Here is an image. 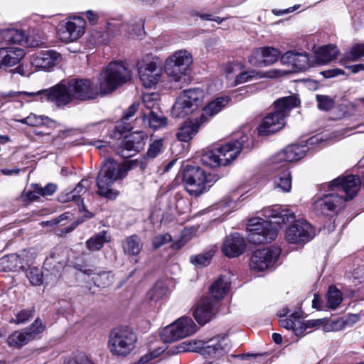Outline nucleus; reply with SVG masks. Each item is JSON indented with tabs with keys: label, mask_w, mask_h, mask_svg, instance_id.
I'll return each mask as SVG.
<instances>
[{
	"label": "nucleus",
	"mask_w": 364,
	"mask_h": 364,
	"mask_svg": "<svg viewBox=\"0 0 364 364\" xmlns=\"http://www.w3.org/2000/svg\"><path fill=\"white\" fill-rule=\"evenodd\" d=\"M360 178L357 176H339L328 186L331 191L344 192L346 198L337 193H329L318 198L313 204L314 211L318 215L328 212L338 213L342 210L348 200L352 199L358 193L360 186Z\"/></svg>",
	"instance_id": "obj_1"
},
{
	"label": "nucleus",
	"mask_w": 364,
	"mask_h": 364,
	"mask_svg": "<svg viewBox=\"0 0 364 364\" xmlns=\"http://www.w3.org/2000/svg\"><path fill=\"white\" fill-rule=\"evenodd\" d=\"M100 95L99 85L89 79H72L67 84L59 83L47 89L48 102L65 106L74 100H89Z\"/></svg>",
	"instance_id": "obj_2"
},
{
	"label": "nucleus",
	"mask_w": 364,
	"mask_h": 364,
	"mask_svg": "<svg viewBox=\"0 0 364 364\" xmlns=\"http://www.w3.org/2000/svg\"><path fill=\"white\" fill-rule=\"evenodd\" d=\"M295 96H287L278 99L274 103V112L268 114L257 127L259 135H269L281 130L285 124L289 112L299 104Z\"/></svg>",
	"instance_id": "obj_3"
},
{
	"label": "nucleus",
	"mask_w": 364,
	"mask_h": 364,
	"mask_svg": "<svg viewBox=\"0 0 364 364\" xmlns=\"http://www.w3.org/2000/svg\"><path fill=\"white\" fill-rule=\"evenodd\" d=\"M171 350L173 353L200 350V353L207 358H218L230 351V343L225 337H216L209 340L205 346L200 341H187L172 347Z\"/></svg>",
	"instance_id": "obj_4"
},
{
	"label": "nucleus",
	"mask_w": 364,
	"mask_h": 364,
	"mask_svg": "<svg viewBox=\"0 0 364 364\" xmlns=\"http://www.w3.org/2000/svg\"><path fill=\"white\" fill-rule=\"evenodd\" d=\"M127 169L122 164L107 159L97 179V194L108 200H114L119 192L112 188L114 182L125 176Z\"/></svg>",
	"instance_id": "obj_5"
},
{
	"label": "nucleus",
	"mask_w": 364,
	"mask_h": 364,
	"mask_svg": "<svg viewBox=\"0 0 364 364\" xmlns=\"http://www.w3.org/2000/svg\"><path fill=\"white\" fill-rule=\"evenodd\" d=\"M131 70L121 61L109 63L98 77L100 95L114 92L119 87L131 80Z\"/></svg>",
	"instance_id": "obj_6"
},
{
	"label": "nucleus",
	"mask_w": 364,
	"mask_h": 364,
	"mask_svg": "<svg viewBox=\"0 0 364 364\" xmlns=\"http://www.w3.org/2000/svg\"><path fill=\"white\" fill-rule=\"evenodd\" d=\"M247 139V136L243 135L240 141L228 142L215 150L208 151L202 155L201 161L203 164L211 167L229 165L246 146L245 142Z\"/></svg>",
	"instance_id": "obj_7"
},
{
	"label": "nucleus",
	"mask_w": 364,
	"mask_h": 364,
	"mask_svg": "<svg viewBox=\"0 0 364 364\" xmlns=\"http://www.w3.org/2000/svg\"><path fill=\"white\" fill-rule=\"evenodd\" d=\"M136 334L129 327L114 328L109 333L108 348L109 352L118 357H126L136 347Z\"/></svg>",
	"instance_id": "obj_8"
},
{
	"label": "nucleus",
	"mask_w": 364,
	"mask_h": 364,
	"mask_svg": "<svg viewBox=\"0 0 364 364\" xmlns=\"http://www.w3.org/2000/svg\"><path fill=\"white\" fill-rule=\"evenodd\" d=\"M204 96V91L200 88L183 90L173 105L172 116L176 118H183L193 113L202 104Z\"/></svg>",
	"instance_id": "obj_9"
},
{
	"label": "nucleus",
	"mask_w": 364,
	"mask_h": 364,
	"mask_svg": "<svg viewBox=\"0 0 364 364\" xmlns=\"http://www.w3.org/2000/svg\"><path fill=\"white\" fill-rule=\"evenodd\" d=\"M181 174L183 185L191 196H198L212 186L210 176H207L205 172L198 166L187 165Z\"/></svg>",
	"instance_id": "obj_10"
},
{
	"label": "nucleus",
	"mask_w": 364,
	"mask_h": 364,
	"mask_svg": "<svg viewBox=\"0 0 364 364\" xmlns=\"http://www.w3.org/2000/svg\"><path fill=\"white\" fill-rule=\"evenodd\" d=\"M248 231L247 240L255 245L270 242L277 237V230L272 225L259 217L249 220L247 225Z\"/></svg>",
	"instance_id": "obj_11"
},
{
	"label": "nucleus",
	"mask_w": 364,
	"mask_h": 364,
	"mask_svg": "<svg viewBox=\"0 0 364 364\" xmlns=\"http://www.w3.org/2000/svg\"><path fill=\"white\" fill-rule=\"evenodd\" d=\"M192 63L191 54L186 50H180L168 58L165 71L175 82H181L186 80V71Z\"/></svg>",
	"instance_id": "obj_12"
},
{
	"label": "nucleus",
	"mask_w": 364,
	"mask_h": 364,
	"mask_svg": "<svg viewBox=\"0 0 364 364\" xmlns=\"http://www.w3.org/2000/svg\"><path fill=\"white\" fill-rule=\"evenodd\" d=\"M85 20L80 16L70 17L58 25L57 35L60 41L68 43L80 38L85 32Z\"/></svg>",
	"instance_id": "obj_13"
},
{
	"label": "nucleus",
	"mask_w": 364,
	"mask_h": 364,
	"mask_svg": "<svg viewBox=\"0 0 364 364\" xmlns=\"http://www.w3.org/2000/svg\"><path fill=\"white\" fill-rule=\"evenodd\" d=\"M197 331V326L191 318L182 316L165 328L162 333L164 342L169 343L190 336Z\"/></svg>",
	"instance_id": "obj_14"
},
{
	"label": "nucleus",
	"mask_w": 364,
	"mask_h": 364,
	"mask_svg": "<svg viewBox=\"0 0 364 364\" xmlns=\"http://www.w3.org/2000/svg\"><path fill=\"white\" fill-rule=\"evenodd\" d=\"M326 321V318H318L304 321L300 313L294 312L289 317L281 318L279 323L282 328L291 330L295 336L301 337L307 328L318 327L323 325Z\"/></svg>",
	"instance_id": "obj_15"
},
{
	"label": "nucleus",
	"mask_w": 364,
	"mask_h": 364,
	"mask_svg": "<svg viewBox=\"0 0 364 364\" xmlns=\"http://www.w3.org/2000/svg\"><path fill=\"white\" fill-rule=\"evenodd\" d=\"M44 330L45 326L43 324L41 320L37 318L29 327L21 331L13 332L8 337V345L10 347L21 348L34 340L36 337Z\"/></svg>",
	"instance_id": "obj_16"
},
{
	"label": "nucleus",
	"mask_w": 364,
	"mask_h": 364,
	"mask_svg": "<svg viewBox=\"0 0 364 364\" xmlns=\"http://www.w3.org/2000/svg\"><path fill=\"white\" fill-rule=\"evenodd\" d=\"M280 250L277 247L257 250L250 261V267L255 272H262L271 267L278 259Z\"/></svg>",
	"instance_id": "obj_17"
},
{
	"label": "nucleus",
	"mask_w": 364,
	"mask_h": 364,
	"mask_svg": "<svg viewBox=\"0 0 364 364\" xmlns=\"http://www.w3.org/2000/svg\"><path fill=\"white\" fill-rule=\"evenodd\" d=\"M314 236L313 227L305 220H298L285 232V239L290 243L306 242Z\"/></svg>",
	"instance_id": "obj_18"
},
{
	"label": "nucleus",
	"mask_w": 364,
	"mask_h": 364,
	"mask_svg": "<svg viewBox=\"0 0 364 364\" xmlns=\"http://www.w3.org/2000/svg\"><path fill=\"white\" fill-rule=\"evenodd\" d=\"M162 68L156 62L141 63L139 66V78L146 87L157 84L162 75Z\"/></svg>",
	"instance_id": "obj_19"
},
{
	"label": "nucleus",
	"mask_w": 364,
	"mask_h": 364,
	"mask_svg": "<svg viewBox=\"0 0 364 364\" xmlns=\"http://www.w3.org/2000/svg\"><path fill=\"white\" fill-rule=\"evenodd\" d=\"M61 59L60 54L53 50H41L32 55L31 63L38 69L49 70L56 66Z\"/></svg>",
	"instance_id": "obj_20"
},
{
	"label": "nucleus",
	"mask_w": 364,
	"mask_h": 364,
	"mask_svg": "<svg viewBox=\"0 0 364 364\" xmlns=\"http://www.w3.org/2000/svg\"><path fill=\"white\" fill-rule=\"evenodd\" d=\"M217 301L210 297H204L196 304L193 311V316L200 325L209 322L216 313Z\"/></svg>",
	"instance_id": "obj_21"
},
{
	"label": "nucleus",
	"mask_w": 364,
	"mask_h": 364,
	"mask_svg": "<svg viewBox=\"0 0 364 364\" xmlns=\"http://www.w3.org/2000/svg\"><path fill=\"white\" fill-rule=\"evenodd\" d=\"M246 248V241L239 233L230 234L226 237L222 252L228 257H237L242 255Z\"/></svg>",
	"instance_id": "obj_22"
},
{
	"label": "nucleus",
	"mask_w": 364,
	"mask_h": 364,
	"mask_svg": "<svg viewBox=\"0 0 364 364\" xmlns=\"http://www.w3.org/2000/svg\"><path fill=\"white\" fill-rule=\"evenodd\" d=\"M306 147L305 146H289L274 156L272 164L275 165L282 164L281 165H284V167H287L288 162H293L302 159L306 155Z\"/></svg>",
	"instance_id": "obj_23"
},
{
	"label": "nucleus",
	"mask_w": 364,
	"mask_h": 364,
	"mask_svg": "<svg viewBox=\"0 0 364 364\" xmlns=\"http://www.w3.org/2000/svg\"><path fill=\"white\" fill-rule=\"evenodd\" d=\"M66 264V251L57 249L46 259L43 267L46 271L57 277L60 275Z\"/></svg>",
	"instance_id": "obj_24"
},
{
	"label": "nucleus",
	"mask_w": 364,
	"mask_h": 364,
	"mask_svg": "<svg viewBox=\"0 0 364 364\" xmlns=\"http://www.w3.org/2000/svg\"><path fill=\"white\" fill-rule=\"evenodd\" d=\"M262 215L267 219L273 220L269 222L271 224H286L295 220V215L291 210H283L279 205L264 208Z\"/></svg>",
	"instance_id": "obj_25"
},
{
	"label": "nucleus",
	"mask_w": 364,
	"mask_h": 364,
	"mask_svg": "<svg viewBox=\"0 0 364 364\" xmlns=\"http://www.w3.org/2000/svg\"><path fill=\"white\" fill-rule=\"evenodd\" d=\"M281 62L284 65H291L294 72L303 71L311 66L309 57L306 52L287 51L281 56Z\"/></svg>",
	"instance_id": "obj_26"
},
{
	"label": "nucleus",
	"mask_w": 364,
	"mask_h": 364,
	"mask_svg": "<svg viewBox=\"0 0 364 364\" xmlns=\"http://www.w3.org/2000/svg\"><path fill=\"white\" fill-rule=\"evenodd\" d=\"M144 134L142 132H138L127 136L122 143V150L121 155L122 157L128 158L133 155L131 152L136 153L139 151L144 145Z\"/></svg>",
	"instance_id": "obj_27"
},
{
	"label": "nucleus",
	"mask_w": 364,
	"mask_h": 364,
	"mask_svg": "<svg viewBox=\"0 0 364 364\" xmlns=\"http://www.w3.org/2000/svg\"><path fill=\"white\" fill-rule=\"evenodd\" d=\"M230 101L228 96L217 97L209 102L203 109L200 115V123L208 122L211 117L219 113Z\"/></svg>",
	"instance_id": "obj_28"
},
{
	"label": "nucleus",
	"mask_w": 364,
	"mask_h": 364,
	"mask_svg": "<svg viewBox=\"0 0 364 364\" xmlns=\"http://www.w3.org/2000/svg\"><path fill=\"white\" fill-rule=\"evenodd\" d=\"M5 97L18 98L21 106L23 105L22 100L28 102L32 100H40L41 102L48 101L47 89L39 90L34 92H15L10 91L5 95Z\"/></svg>",
	"instance_id": "obj_29"
},
{
	"label": "nucleus",
	"mask_w": 364,
	"mask_h": 364,
	"mask_svg": "<svg viewBox=\"0 0 364 364\" xmlns=\"http://www.w3.org/2000/svg\"><path fill=\"white\" fill-rule=\"evenodd\" d=\"M273 169L278 171L274 178V186L284 192H289L291 188V177L289 171L284 165L274 164Z\"/></svg>",
	"instance_id": "obj_30"
},
{
	"label": "nucleus",
	"mask_w": 364,
	"mask_h": 364,
	"mask_svg": "<svg viewBox=\"0 0 364 364\" xmlns=\"http://www.w3.org/2000/svg\"><path fill=\"white\" fill-rule=\"evenodd\" d=\"M230 283L225 277H219L210 287L209 291L213 301H219L228 294Z\"/></svg>",
	"instance_id": "obj_31"
},
{
	"label": "nucleus",
	"mask_w": 364,
	"mask_h": 364,
	"mask_svg": "<svg viewBox=\"0 0 364 364\" xmlns=\"http://www.w3.org/2000/svg\"><path fill=\"white\" fill-rule=\"evenodd\" d=\"M339 54L336 46L329 44L323 46L316 52V61L319 65H325L335 60Z\"/></svg>",
	"instance_id": "obj_32"
},
{
	"label": "nucleus",
	"mask_w": 364,
	"mask_h": 364,
	"mask_svg": "<svg viewBox=\"0 0 364 364\" xmlns=\"http://www.w3.org/2000/svg\"><path fill=\"white\" fill-rule=\"evenodd\" d=\"M24 38V31L14 28L5 29L0 32V43L22 45Z\"/></svg>",
	"instance_id": "obj_33"
},
{
	"label": "nucleus",
	"mask_w": 364,
	"mask_h": 364,
	"mask_svg": "<svg viewBox=\"0 0 364 364\" xmlns=\"http://www.w3.org/2000/svg\"><path fill=\"white\" fill-rule=\"evenodd\" d=\"M123 251L128 255H138L143 248V243L137 235H130L122 242Z\"/></svg>",
	"instance_id": "obj_34"
},
{
	"label": "nucleus",
	"mask_w": 364,
	"mask_h": 364,
	"mask_svg": "<svg viewBox=\"0 0 364 364\" xmlns=\"http://www.w3.org/2000/svg\"><path fill=\"white\" fill-rule=\"evenodd\" d=\"M202 124L200 123V119L196 118L195 123L185 122L178 129L177 138L182 141H188L198 132V127Z\"/></svg>",
	"instance_id": "obj_35"
},
{
	"label": "nucleus",
	"mask_w": 364,
	"mask_h": 364,
	"mask_svg": "<svg viewBox=\"0 0 364 364\" xmlns=\"http://www.w3.org/2000/svg\"><path fill=\"white\" fill-rule=\"evenodd\" d=\"M109 240L110 237L107 235V231L102 230L88 239L85 242V245L90 252L99 251Z\"/></svg>",
	"instance_id": "obj_36"
},
{
	"label": "nucleus",
	"mask_w": 364,
	"mask_h": 364,
	"mask_svg": "<svg viewBox=\"0 0 364 364\" xmlns=\"http://www.w3.org/2000/svg\"><path fill=\"white\" fill-rule=\"evenodd\" d=\"M58 200L62 203L74 201L77 205H79L80 211L83 210L86 213L85 215V218H91L93 217V214L85 209V207L83 204V200L82 198H78L73 190L70 191H65L62 192L58 196Z\"/></svg>",
	"instance_id": "obj_37"
},
{
	"label": "nucleus",
	"mask_w": 364,
	"mask_h": 364,
	"mask_svg": "<svg viewBox=\"0 0 364 364\" xmlns=\"http://www.w3.org/2000/svg\"><path fill=\"white\" fill-rule=\"evenodd\" d=\"M16 122H21L23 124H27L31 127H41L48 126L49 124L52 123L48 117L44 116H38L35 114L31 113L28 117L18 119H15Z\"/></svg>",
	"instance_id": "obj_38"
},
{
	"label": "nucleus",
	"mask_w": 364,
	"mask_h": 364,
	"mask_svg": "<svg viewBox=\"0 0 364 364\" xmlns=\"http://www.w3.org/2000/svg\"><path fill=\"white\" fill-rule=\"evenodd\" d=\"M364 57V44L355 43L346 52L341 59V63L344 65L346 61H358Z\"/></svg>",
	"instance_id": "obj_39"
},
{
	"label": "nucleus",
	"mask_w": 364,
	"mask_h": 364,
	"mask_svg": "<svg viewBox=\"0 0 364 364\" xmlns=\"http://www.w3.org/2000/svg\"><path fill=\"white\" fill-rule=\"evenodd\" d=\"M92 280L96 287L106 288L113 283L114 275L111 272H100L94 274Z\"/></svg>",
	"instance_id": "obj_40"
},
{
	"label": "nucleus",
	"mask_w": 364,
	"mask_h": 364,
	"mask_svg": "<svg viewBox=\"0 0 364 364\" xmlns=\"http://www.w3.org/2000/svg\"><path fill=\"white\" fill-rule=\"evenodd\" d=\"M327 306L336 309L343 300L342 293L334 286H331L326 294Z\"/></svg>",
	"instance_id": "obj_41"
},
{
	"label": "nucleus",
	"mask_w": 364,
	"mask_h": 364,
	"mask_svg": "<svg viewBox=\"0 0 364 364\" xmlns=\"http://www.w3.org/2000/svg\"><path fill=\"white\" fill-rule=\"evenodd\" d=\"M144 117L146 118L149 126L153 129H159L166 124V118L163 115L158 114L154 110L149 112L144 111Z\"/></svg>",
	"instance_id": "obj_42"
},
{
	"label": "nucleus",
	"mask_w": 364,
	"mask_h": 364,
	"mask_svg": "<svg viewBox=\"0 0 364 364\" xmlns=\"http://www.w3.org/2000/svg\"><path fill=\"white\" fill-rule=\"evenodd\" d=\"M263 67L269 66L276 63L279 56L280 51L272 47H262Z\"/></svg>",
	"instance_id": "obj_43"
},
{
	"label": "nucleus",
	"mask_w": 364,
	"mask_h": 364,
	"mask_svg": "<svg viewBox=\"0 0 364 364\" xmlns=\"http://www.w3.org/2000/svg\"><path fill=\"white\" fill-rule=\"evenodd\" d=\"M168 293L167 286L163 282H157L148 293L150 300L158 301L164 298Z\"/></svg>",
	"instance_id": "obj_44"
},
{
	"label": "nucleus",
	"mask_w": 364,
	"mask_h": 364,
	"mask_svg": "<svg viewBox=\"0 0 364 364\" xmlns=\"http://www.w3.org/2000/svg\"><path fill=\"white\" fill-rule=\"evenodd\" d=\"M213 256V252L208 251L202 254L191 256L190 261L196 267H203L209 264Z\"/></svg>",
	"instance_id": "obj_45"
},
{
	"label": "nucleus",
	"mask_w": 364,
	"mask_h": 364,
	"mask_svg": "<svg viewBox=\"0 0 364 364\" xmlns=\"http://www.w3.org/2000/svg\"><path fill=\"white\" fill-rule=\"evenodd\" d=\"M24 38L22 46L28 47H38L43 43L41 35L35 31H31L28 33L24 32Z\"/></svg>",
	"instance_id": "obj_46"
},
{
	"label": "nucleus",
	"mask_w": 364,
	"mask_h": 364,
	"mask_svg": "<svg viewBox=\"0 0 364 364\" xmlns=\"http://www.w3.org/2000/svg\"><path fill=\"white\" fill-rule=\"evenodd\" d=\"M34 313L35 310L33 307L28 309H22L16 314V318H13L10 320V323L16 325L23 324L34 316Z\"/></svg>",
	"instance_id": "obj_47"
},
{
	"label": "nucleus",
	"mask_w": 364,
	"mask_h": 364,
	"mask_svg": "<svg viewBox=\"0 0 364 364\" xmlns=\"http://www.w3.org/2000/svg\"><path fill=\"white\" fill-rule=\"evenodd\" d=\"M316 99L318 103V108L321 110L328 111L335 105V100L330 96L316 95Z\"/></svg>",
	"instance_id": "obj_48"
},
{
	"label": "nucleus",
	"mask_w": 364,
	"mask_h": 364,
	"mask_svg": "<svg viewBox=\"0 0 364 364\" xmlns=\"http://www.w3.org/2000/svg\"><path fill=\"white\" fill-rule=\"evenodd\" d=\"M158 95L155 93H147L143 95V105L147 109V112L151 110H157L159 109Z\"/></svg>",
	"instance_id": "obj_49"
},
{
	"label": "nucleus",
	"mask_w": 364,
	"mask_h": 364,
	"mask_svg": "<svg viewBox=\"0 0 364 364\" xmlns=\"http://www.w3.org/2000/svg\"><path fill=\"white\" fill-rule=\"evenodd\" d=\"M26 277L33 285H40L42 284L43 273L37 267H29L26 271Z\"/></svg>",
	"instance_id": "obj_50"
},
{
	"label": "nucleus",
	"mask_w": 364,
	"mask_h": 364,
	"mask_svg": "<svg viewBox=\"0 0 364 364\" xmlns=\"http://www.w3.org/2000/svg\"><path fill=\"white\" fill-rule=\"evenodd\" d=\"M263 56L262 48H258L252 51L248 61L252 65L261 68L263 67Z\"/></svg>",
	"instance_id": "obj_51"
},
{
	"label": "nucleus",
	"mask_w": 364,
	"mask_h": 364,
	"mask_svg": "<svg viewBox=\"0 0 364 364\" xmlns=\"http://www.w3.org/2000/svg\"><path fill=\"white\" fill-rule=\"evenodd\" d=\"M163 150V140L156 139L150 145L146 152V157L149 159L156 158Z\"/></svg>",
	"instance_id": "obj_52"
},
{
	"label": "nucleus",
	"mask_w": 364,
	"mask_h": 364,
	"mask_svg": "<svg viewBox=\"0 0 364 364\" xmlns=\"http://www.w3.org/2000/svg\"><path fill=\"white\" fill-rule=\"evenodd\" d=\"M261 77L262 76L260 75L259 72L255 70H252L250 71L243 72L238 75L236 77L235 82L236 84H242L250 81L252 79Z\"/></svg>",
	"instance_id": "obj_53"
},
{
	"label": "nucleus",
	"mask_w": 364,
	"mask_h": 364,
	"mask_svg": "<svg viewBox=\"0 0 364 364\" xmlns=\"http://www.w3.org/2000/svg\"><path fill=\"white\" fill-rule=\"evenodd\" d=\"M171 236L168 233L156 235L152 240L153 248L156 250L164 245L171 242Z\"/></svg>",
	"instance_id": "obj_54"
},
{
	"label": "nucleus",
	"mask_w": 364,
	"mask_h": 364,
	"mask_svg": "<svg viewBox=\"0 0 364 364\" xmlns=\"http://www.w3.org/2000/svg\"><path fill=\"white\" fill-rule=\"evenodd\" d=\"M90 185V183L87 179H82L78 183V184L73 191H74V193H75V195L78 197V198H82V195L87 192Z\"/></svg>",
	"instance_id": "obj_55"
},
{
	"label": "nucleus",
	"mask_w": 364,
	"mask_h": 364,
	"mask_svg": "<svg viewBox=\"0 0 364 364\" xmlns=\"http://www.w3.org/2000/svg\"><path fill=\"white\" fill-rule=\"evenodd\" d=\"M55 191L56 186L53 183L48 184L44 188L38 184L36 185V191L41 196H50L54 193Z\"/></svg>",
	"instance_id": "obj_56"
},
{
	"label": "nucleus",
	"mask_w": 364,
	"mask_h": 364,
	"mask_svg": "<svg viewBox=\"0 0 364 364\" xmlns=\"http://www.w3.org/2000/svg\"><path fill=\"white\" fill-rule=\"evenodd\" d=\"M67 364H95L88 357L83 353L77 354L74 358L70 359Z\"/></svg>",
	"instance_id": "obj_57"
},
{
	"label": "nucleus",
	"mask_w": 364,
	"mask_h": 364,
	"mask_svg": "<svg viewBox=\"0 0 364 364\" xmlns=\"http://www.w3.org/2000/svg\"><path fill=\"white\" fill-rule=\"evenodd\" d=\"M343 326V322L341 321H331L323 324V331L326 332L339 331Z\"/></svg>",
	"instance_id": "obj_58"
},
{
	"label": "nucleus",
	"mask_w": 364,
	"mask_h": 364,
	"mask_svg": "<svg viewBox=\"0 0 364 364\" xmlns=\"http://www.w3.org/2000/svg\"><path fill=\"white\" fill-rule=\"evenodd\" d=\"M139 106V103L132 104L125 112L122 119L124 121L129 120L132 117L134 116Z\"/></svg>",
	"instance_id": "obj_59"
},
{
	"label": "nucleus",
	"mask_w": 364,
	"mask_h": 364,
	"mask_svg": "<svg viewBox=\"0 0 364 364\" xmlns=\"http://www.w3.org/2000/svg\"><path fill=\"white\" fill-rule=\"evenodd\" d=\"M323 74L326 77H333L339 75H343L344 71L341 69L335 68L323 71Z\"/></svg>",
	"instance_id": "obj_60"
},
{
	"label": "nucleus",
	"mask_w": 364,
	"mask_h": 364,
	"mask_svg": "<svg viewBox=\"0 0 364 364\" xmlns=\"http://www.w3.org/2000/svg\"><path fill=\"white\" fill-rule=\"evenodd\" d=\"M38 193L36 191V185L34 186L33 191H28L23 195L24 200L28 201H35L39 198Z\"/></svg>",
	"instance_id": "obj_61"
},
{
	"label": "nucleus",
	"mask_w": 364,
	"mask_h": 364,
	"mask_svg": "<svg viewBox=\"0 0 364 364\" xmlns=\"http://www.w3.org/2000/svg\"><path fill=\"white\" fill-rule=\"evenodd\" d=\"M85 15L91 24L97 23L99 18V15L97 13L94 12L92 10H89L86 11Z\"/></svg>",
	"instance_id": "obj_62"
},
{
	"label": "nucleus",
	"mask_w": 364,
	"mask_h": 364,
	"mask_svg": "<svg viewBox=\"0 0 364 364\" xmlns=\"http://www.w3.org/2000/svg\"><path fill=\"white\" fill-rule=\"evenodd\" d=\"M297 8H298V6H294V7H289V8H288L287 9H283V10H281V9H274V10H272V12H273L274 14H275L277 16H282V15H284V14H289V13L293 12Z\"/></svg>",
	"instance_id": "obj_63"
},
{
	"label": "nucleus",
	"mask_w": 364,
	"mask_h": 364,
	"mask_svg": "<svg viewBox=\"0 0 364 364\" xmlns=\"http://www.w3.org/2000/svg\"><path fill=\"white\" fill-rule=\"evenodd\" d=\"M321 304L322 301L321 296L318 294H315L312 300V307L318 310L321 309Z\"/></svg>",
	"instance_id": "obj_64"
}]
</instances>
